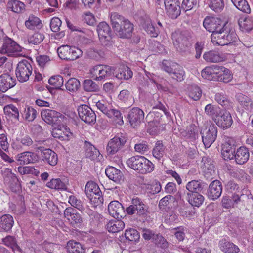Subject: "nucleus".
<instances>
[{"instance_id":"obj_1","label":"nucleus","mask_w":253,"mask_h":253,"mask_svg":"<svg viewBox=\"0 0 253 253\" xmlns=\"http://www.w3.org/2000/svg\"><path fill=\"white\" fill-rule=\"evenodd\" d=\"M111 24L116 35L121 38L128 39L132 35L133 25L117 13L110 16Z\"/></svg>"},{"instance_id":"obj_2","label":"nucleus","mask_w":253,"mask_h":253,"mask_svg":"<svg viewBox=\"0 0 253 253\" xmlns=\"http://www.w3.org/2000/svg\"><path fill=\"white\" fill-rule=\"evenodd\" d=\"M173 43L177 50L183 54L190 52L191 43L185 31H176L171 35Z\"/></svg>"},{"instance_id":"obj_3","label":"nucleus","mask_w":253,"mask_h":253,"mask_svg":"<svg viewBox=\"0 0 253 253\" xmlns=\"http://www.w3.org/2000/svg\"><path fill=\"white\" fill-rule=\"evenodd\" d=\"M126 211L128 215H136L143 219H146L149 214L148 206L138 198L132 199L131 205L126 208Z\"/></svg>"},{"instance_id":"obj_4","label":"nucleus","mask_w":253,"mask_h":253,"mask_svg":"<svg viewBox=\"0 0 253 253\" xmlns=\"http://www.w3.org/2000/svg\"><path fill=\"white\" fill-rule=\"evenodd\" d=\"M200 133L203 143L206 148L210 147L217 137V128L214 124L205 126L201 129Z\"/></svg>"},{"instance_id":"obj_5","label":"nucleus","mask_w":253,"mask_h":253,"mask_svg":"<svg viewBox=\"0 0 253 253\" xmlns=\"http://www.w3.org/2000/svg\"><path fill=\"white\" fill-rule=\"evenodd\" d=\"M32 72V67L27 60H22L19 62L15 70L18 80L21 83L27 81Z\"/></svg>"},{"instance_id":"obj_6","label":"nucleus","mask_w":253,"mask_h":253,"mask_svg":"<svg viewBox=\"0 0 253 253\" xmlns=\"http://www.w3.org/2000/svg\"><path fill=\"white\" fill-rule=\"evenodd\" d=\"M97 31L101 44L104 46L110 45L112 33L109 25L106 22H100L97 26Z\"/></svg>"},{"instance_id":"obj_7","label":"nucleus","mask_w":253,"mask_h":253,"mask_svg":"<svg viewBox=\"0 0 253 253\" xmlns=\"http://www.w3.org/2000/svg\"><path fill=\"white\" fill-rule=\"evenodd\" d=\"M224 67L213 65L206 67L201 72L202 76L210 81H219Z\"/></svg>"},{"instance_id":"obj_8","label":"nucleus","mask_w":253,"mask_h":253,"mask_svg":"<svg viewBox=\"0 0 253 253\" xmlns=\"http://www.w3.org/2000/svg\"><path fill=\"white\" fill-rule=\"evenodd\" d=\"M79 117L85 123L94 124L96 122V115L92 109L85 104L81 105L78 108Z\"/></svg>"},{"instance_id":"obj_9","label":"nucleus","mask_w":253,"mask_h":253,"mask_svg":"<svg viewBox=\"0 0 253 253\" xmlns=\"http://www.w3.org/2000/svg\"><path fill=\"white\" fill-rule=\"evenodd\" d=\"M126 141V138L122 135L118 134L108 142L106 151L108 154L113 155L116 153L125 145Z\"/></svg>"},{"instance_id":"obj_10","label":"nucleus","mask_w":253,"mask_h":253,"mask_svg":"<svg viewBox=\"0 0 253 253\" xmlns=\"http://www.w3.org/2000/svg\"><path fill=\"white\" fill-rule=\"evenodd\" d=\"M227 23L217 17H206L203 21V26L208 31L212 33L217 30H221Z\"/></svg>"},{"instance_id":"obj_11","label":"nucleus","mask_w":253,"mask_h":253,"mask_svg":"<svg viewBox=\"0 0 253 253\" xmlns=\"http://www.w3.org/2000/svg\"><path fill=\"white\" fill-rule=\"evenodd\" d=\"M144 118V112L138 107L132 108L127 115L128 121L130 125L133 127L139 125L143 121Z\"/></svg>"},{"instance_id":"obj_12","label":"nucleus","mask_w":253,"mask_h":253,"mask_svg":"<svg viewBox=\"0 0 253 253\" xmlns=\"http://www.w3.org/2000/svg\"><path fill=\"white\" fill-rule=\"evenodd\" d=\"M217 125L223 129H227L231 126L233 119L231 114L226 110H221L215 120Z\"/></svg>"},{"instance_id":"obj_13","label":"nucleus","mask_w":253,"mask_h":253,"mask_svg":"<svg viewBox=\"0 0 253 253\" xmlns=\"http://www.w3.org/2000/svg\"><path fill=\"white\" fill-rule=\"evenodd\" d=\"M21 51L20 47L14 41L7 38L4 41L0 50L1 54H6L8 56H13L15 53Z\"/></svg>"},{"instance_id":"obj_14","label":"nucleus","mask_w":253,"mask_h":253,"mask_svg":"<svg viewBox=\"0 0 253 253\" xmlns=\"http://www.w3.org/2000/svg\"><path fill=\"white\" fill-rule=\"evenodd\" d=\"M167 15L172 19H176L180 14V7L178 0H165L164 1Z\"/></svg>"},{"instance_id":"obj_15","label":"nucleus","mask_w":253,"mask_h":253,"mask_svg":"<svg viewBox=\"0 0 253 253\" xmlns=\"http://www.w3.org/2000/svg\"><path fill=\"white\" fill-rule=\"evenodd\" d=\"M16 80L8 73L0 76V91L5 92L16 85Z\"/></svg>"},{"instance_id":"obj_16","label":"nucleus","mask_w":253,"mask_h":253,"mask_svg":"<svg viewBox=\"0 0 253 253\" xmlns=\"http://www.w3.org/2000/svg\"><path fill=\"white\" fill-rule=\"evenodd\" d=\"M222 191V184L220 181L217 180H214L209 186L207 191L208 197L212 200H215L221 196Z\"/></svg>"},{"instance_id":"obj_17","label":"nucleus","mask_w":253,"mask_h":253,"mask_svg":"<svg viewBox=\"0 0 253 253\" xmlns=\"http://www.w3.org/2000/svg\"><path fill=\"white\" fill-rule=\"evenodd\" d=\"M108 211L110 215L115 219L122 217L125 212L122 205L117 201H113L109 203Z\"/></svg>"},{"instance_id":"obj_18","label":"nucleus","mask_w":253,"mask_h":253,"mask_svg":"<svg viewBox=\"0 0 253 253\" xmlns=\"http://www.w3.org/2000/svg\"><path fill=\"white\" fill-rule=\"evenodd\" d=\"M41 151L42 159L51 166H55L57 164L58 157L57 154L50 149H44L39 147Z\"/></svg>"},{"instance_id":"obj_19","label":"nucleus","mask_w":253,"mask_h":253,"mask_svg":"<svg viewBox=\"0 0 253 253\" xmlns=\"http://www.w3.org/2000/svg\"><path fill=\"white\" fill-rule=\"evenodd\" d=\"M42 119L48 124L54 125L57 124L60 113L51 109H45L41 111Z\"/></svg>"},{"instance_id":"obj_20","label":"nucleus","mask_w":253,"mask_h":253,"mask_svg":"<svg viewBox=\"0 0 253 253\" xmlns=\"http://www.w3.org/2000/svg\"><path fill=\"white\" fill-rule=\"evenodd\" d=\"M64 214L65 217L70 221L71 223L74 226L81 224L83 221L81 215L73 208H67L64 210Z\"/></svg>"},{"instance_id":"obj_21","label":"nucleus","mask_w":253,"mask_h":253,"mask_svg":"<svg viewBox=\"0 0 253 253\" xmlns=\"http://www.w3.org/2000/svg\"><path fill=\"white\" fill-rule=\"evenodd\" d=\"M16 160L18 165H24L34 163L36 161V156L32 152L26 151L18 154Z\"/></svg>"},{"instance_id":"obj_22","label":"nucleus","mask_w":253,"mask_h":253,"mask_svg":"<svg viewBox=\"0 0 253 253\" xmlns=\"http://www.w3.org/2000/svg\"><path fill=\"white\" fill-rule=\"evenodd\" d=\"M249 157L248 149L245 147H240L235 152L233 159H235L237 164L243 165L248 161Z\"/></svg>"},{"instance_id":"obj_23","label":"nucleus","mask_w":253,"mask_h":253,"mask_svg":"<svg viewBox=\"0 0 253 253\" xmlns=\"http://www.w3.org/2000/svg\"><path fill=\"white\" fill-rule=\"evenodd\" d=\"M249 193L248 190L245 188L241 189L238 192L234 193L231 197L233 207H237L239 204H243L245 201L248 199Z\"/></svg>"},{"instance_id":"obj_24","label":"nucleus","mask_w":253,"mask_h":253,"mask_svg":"<svg viewBox=\"0 0 253 253\" xmlns=\"http://www.w3.org/2000/svg\"><path fill=\"white\" fill-rule=\"evenodd\" d=\"M106 176L111 180L117 183L123 181V174L118 169L114 167H109L106 169Z\"/></svg>"},{"instance_id":"obj_25","label":"nucleus","mask_w":253,"mask_h":253,"mask_svg":"<svg viewBox=\"0 0 253 253\" xmlns=\"http://www.w3.org/2000/svg\"><path fill=\"white\" fill-rule=\"evenodd\" d=\"M207 184L201 180H193L187 183L186 189L188 191V193L200 192L206 187Z\"/></svg>"},{"instance_id":"obj_26","label":"nucleus","mask_w":253,"mask_h":253,"mask_svg":"<svg viewBox=\"0 0 253 253\" xmlns=\"http://www.w3.org/2000/svg\"><path fill=\"white\" fill-rule=\"evenodd\" d=\"M14 224L13 217L8 214L0 216V229L5 232L9 231Z\"/></svg>"},{"instance_id":"obj_27","label":"nucleus","mask_w":253,"mask_h":253,"mask_svg":"<svg viewBox=\"0 0 253 253\" xmlns=\"http://www.w3.org/2000/svg\"><path fill=\"white\" fill-rule=\"evenodd\" d=\"M236 147L229 142L222 144L221 153L225 160L233 159L235 154Z\"/></svg>"},{"instance_id":"obj_28","label":"nucleus","mask_w":253,"mask_h":253,"mask_svg":"<svg viewBox=\"0 0 253 253\" xmlns=\"http://www.w3.org/2000/svg\"><path fill=\"white\" fill-rule=\"evenodd\" d=\"M84 149L85 156L91 160H94L99 156V151L89 142L85 141Z\"/></svg>"},{"instance_id":"obj_29","label":"nucleus","mask_w":253,"mask_h":253,"mask_svg":"<svg viewBox=\"0 0 253 253\" xmlns=\"http://www.w3.org/2000/svg\"><path fill=\"white\" fill-rule=\"evenodd\" d=\"M69 203L71 205L80 210L82 212L88 213L90 211L88 206L83 203L74 195H71L69 197Z\"/></svg>"},{"instance_id":"obj_30","label":"nucleus","mask_w":253,"mask_h":253,"mask_svg":"<svg viewBox=\"0 0 253 253\" xmlns=\"http://www.w3.org/2000/svg\"><path fill=\"white\" fill-rule=\"evenodd\" d=\"M124 227V222L117 219L109 221L106 225V228L109 232L111 233L119 232L122 230Z\"/></svg>"},{"instance_id":"obj_31","label":"nucleus","mask_w":253,"mask_h":253,"mask_svg":"<svg viewBox=\"0 0 253 253\" xmlns=\"http://www.w3.org/2000/svg\"><path fill=\"white\" fill-rule=\"evenodd\" d=\"M220 248L225 253H238L239 248L233 243L222 239L219 243Z\"/></svg>"},{"instance_id":"obj_32","label":"nucleus","mask_w":253,"mask_h":253,"mask_svg":"<svg viewBox=\"0 0 253 253\" xmlns=\"http://www.w3.org/2000/svg\"><path fill=\"white\" fill-rule=\"evenodd\" d=\"M199 193H187L188 201L192 206L199 207L203 203L204 197Z\"/></svg>"},{"instance_id":"obj_33","label":"nucleus","mask_w":253,"mask_h":253,"mask_svg":"<svg viewBox=\"0 0 253 253\" xmlns=\"http://www.w3.org/2000/svg\"><path fill=\"white\" fill-rule=\"evenodd\" d=\"M225 34H227V38L224 39V45L230 44L236 41L237 36L235 33L234 29L231 26L230 24L227 23L224 28Z\"/></svg>"},{"instance_id":"obj_34","label":"nucleus","mask_w":253,"mask_h":253,"mask_svg":"<svg viewBox=\"0 0 253 253\" xmlns=\"http://www.w3.org/2000/svg\"><path fill=\"white\" fill-rule=\"evenodd\" d=\"M230 170V174L234 178L244 183H248L250 181V176L243 169L238 168Z\"/></svg>"},{"instance_id":"obj_35","label":"nucleus","mask_w":253,"mask_h":253,"mask_svg":"<svg viewBox=\"0 0 253 253\" xmlns=\"http://www.w3.org/2000/svg\"><path fill=\"white\" fill-rule=\"evenodd\" d=\"M144 160V156L136 155L129 158L126 161V164L129 168L138 172V169Z\"/></svg>"},{"instance_id":"obj_36","label":"nucleus","mask_w":253,"mask_h":253,"mask_svg":"<svg viewBox=\"0 0 253 253\" xmlns=\"http://www.w3.org/2000/svg\"><path fill=\"white\" fill-rule=\"evenodd\" d=\"M203 58L207 62L211 63L219 62L223 60V58L219 52L214 50L205 52L203 55Z\"/></svg>"},{"instance_id":"obj_37","label":"nucleus","mask_w":253,"mask_h":253,"mask_svg":"<svg viewBox=\"0 0 253 253\" xmlns=\"http://www.w3.org/2000/svg\"><path fill=\"white\" fill-rule=\"evenodd\" d=\"M144 30L152 37H156L159 33V30L156 29L152 24L150 19L147 18L141 23Z\"/></svg>"},{"instance_id":"obj_38","label":"nucleus","mask_w":253,"mask_h":253,"mask_svg":"<svg viewBox=\"0 0 253 253\" xmlns=\"http://www.w3.org/2000/svg\"><path fill=\"white\" fill-rule=\"evenodd\" d=\"M224 28L219 31L218 30L213 32L211 35V41L214 45L223 46L224 43V39L223 38V34L224 31Z\"/></svg>"},{"instance_id":"obj_39","label":"nucleus","mask_w":253,"mask_h":253,"mask_svg":"<svg viewBox=\"0 0 253 253\" xmlns=\"http://www.w3.org/2000/svg\"><path fill=\"white\" fill-rule=\"evenodd\" d=\"M67 249L69 253H84V249L81 244L74 240L68 242Z\"/></svg>"},{"instance_id":"obj_40","label":"nucleus","mask_w":253,"mask_h":253,"mask_svg":"<svg viewBox=\"0 0 253 253\" xmlns=\"http://www.w3.org/2000/svg\"><path fill=\"white\" fill-rule=\"evenodd\" d=\"M8 9H11L13 12L20 13L25 9V4L18 0H9L7 4Z\"/></svg>"},{"instance_id":"obj_41","label":"nucleus","mask_w":253,"mask_h":253,"mask_svg":"<svg viewBox=\"0 0 253 253\" xmlns=\"http://www.w3.org/2000/svg\"><path fill=\"white\" fill-rule=\"evenodd\" d=\"M25 26L30 30H33L35 27L37 28H42V24L40 19L34 15H30L28 19L25 22Z\"/></svg>"},{"instance_id":"obj_42","label":"nucleus","mask_w":253,"mask_h":253,"mask_svg":"<svg viewBox=\"0 0 253 253\" xmlns=\"http://www.w3.org/2000/svg\"><path fill=\"white\" fill-rule=\"evenodd\" d=\"M185 71L183 68L180 65L177 64H174V68L170 76L171 78L177 81L181 82L183 81L185 77Z\"/></svg>"},{"instance_id":"obj_43","label":"nucleus","mask_w":253,"mask_h":253,"mask_svg":"<svg viewBox=\"0 0 253 253\" xmlns=\"http://www.w3.org/2000/svg\"><path fill=\"white\" fill-rule=\"evenodd\" d=\"M154 169V165L144 157V160L141 163L138 172L141 174H146L152 172Z\"/></svg>"},{"instance_id":"obj_44","label":"nucleus","mask_w":253,"mask_h":253,"mask_svg":"<svg viewBox=\"0 0 253 253\" xmlns=\"http://www.w3.org/2000/svg\"><path fill=\"white\" fill-rule=\"evenodd\" d=\"M238 24L240 29L243 32H249L253 28V21L249 17L240 18Z\"/></svg>"},{"instance_id":"obj_45","label":"nucleus","mask_w":253,"mask_h":253,"mask_svg":"<svg viewBox=\"0 0 253 253\" xmlns=\"http://www.w3.org/2000/svg\"><path fill=\"white\" fill-rule=\"evenodd\" d=\"M165 147L163 144L162 141H158L152 151L153 156L158 160L163 158L165 154Z\"/></svg>"},{"instance_id":"obj_46","label":"nucleus","mask_w":253,"mask_h":253,"mask_svg":"<svg viewBox=\"0 0 253 253\" xmlns=\"http://www.w3.org/2000/svg\"><path fill=\"white\" fill-rule=\"evenodd\" d=\"M107 116L108 118H112L116 123L119 125H122L124 124L123 116L119 110L111 107Z\"/></svg>"},{"instance_id":"obj_47","label":"nucleus","mask_w":253,"mask_h":253,"mask_svg":"<svg viewBox=\"0 0 253 253\" xmlns=\"http://www.w3.org/2000/svg\"><path fill=\"white\" fill-rule=\"evenodd\" d=\"M102 74L100 77H97V81H101L102 80H107L111 78L114 76V69L113 67L103 65L102 66Z\"/></svg>"},{"instance_id":"obj_48","label":"nucleus","mask_w":253,"mask_h":253,"mask_svg":"<svg viewBox=\"0 0 253 253\" xmlns=\"http://www.w3.org/2000/svg\"><path fill=\"white\" fill-rule=\"evenodd\" d=\"M132 72L131 69L127 66H123L119 69L116 77L120 79L127 80L132 77Z\"/></svg>"},{"instance_id":"obj_49","label":"nucleus","mask_w":253,"mask_h":253,"mask_svg":"<svg viewBox=\"0 0 253 253\" xmlns=\"http://www.w3.org/2000/svg\"><path fill=\"white\" fill-rule=\"evenodd\" d=\"M100 191L101 190L98 185L95 182L90 181L86 183L85 192L87 197H89L91 195L96 194L97 192Z\"/></svg>"},{"instance_id":"obj_50","label":"nucleus","mask_w":253,"mask_h":253,"mask_svg":"<svg viewBox=\"0 0 253 253\" xmlns=\"http://www.w3.org/2000/svg\"><path fill=\"white\" fill-rule=\"evenodd\" d=\"M209 6L215 12H221L225 6L224 1V0H210Z\"/></svg>"},{"instance_id":"obj_51","label":"nucleus","mask_w":253,"mask_h":253,"mask_svg":"<svg viewBox=\"0 0 253 253\" xmlns=\"http://www.w3.org/2000/svg\"><path fill=\"white\" fill-rule=\"evenodd\" d=\"M46 186L50 188L56 190H63L67 189V186L59 178L51 179L47 183Z\"/></svg>"},{"instance_id":"obj_52","label":"nucleus","mask_w":253,"mask_h":253,"mask_svg":"<svg viewBox=\"0 0 253 253\" xmlns=\"http://www.w3.org/2000/svg\"><path fill=\"white\" fill-rule=\"evenodd\" d=\"M71 46L66 45H62L57 49V53L59 57L61 59L71 60L70 56Z\"/></svg>"},{"instance_id":"obj_53","label":"nucleus","mask_w":253,"mask_h":253,"mask_svg":"<svg viewBox=\"0 0 253 253\" xmlns=\"http://www.w3.org/2000/svg\"><path fill=\"white\" fill-rule=\"evenodd\" d=\"M220 110H220L218 107L212 105L211 104L207 105L205 107V113L209 116L211 117L214 121L217 117Z\"/></svg>"},{"instance_id":"obj_54","label":"nucleus","mask_w":253,"mask_h":253,"mask_svg":"<svg viewBox=\"0 0 253 253\" xmlns=\"http://www.w3.org/2000/svg\"><path fill=\"white\" fill-rule=\"evenodd\" d=\"M214 98L216 101L225 108L228 109L231 106L232 103L224 94L217 93Z\"/></svg>"},{"instance_id":"obj_55","label":"nucleus","mask_w":253,"mask_h":253,"mask_svg":"<svg viewBox=\"0 0 253 253\" xmlns=\"http://www.w3.org/2000/svg\"><path fill=\"white\" fill-rule=\"evenodd\" d=\"M83 88L87 92H94L99 90L98 85L90 79H86L84 81Z\"/></svg>"},{"instance_id":"obj_56","label":"nucleus","mask_w":253,"mask_h":253,"mask_svg":"<svg viewBox=\"0 0 253 253\" xmlns=\"http://www.w3.org/2000/svg\"><path fill=\"white\" fill-rule=\"evenodd\" d=\"M80 86V81L76 78H70L65 84L67 90L71 92L77 91Z\"/></svg>"},{"instance_id":"obj_57","label":"nucleus","mask_w":253,"mask_h":253,"mask_svg":"<svg viewBox=\"0 0 253 253\" xmlns=\"http://www.w3.org/2000/svg\"><path fill=\"white\" fill-rule=\"evenodd\" d=\"M4 112L5 114L8 115L9 117H12L19 120V113L18 110L13 104H9L4 107Z\"/></svg>"},{"instance_id":"obj_58","label":"nucleus","mask_w":253,"mask_h":253,"mask_svg":"<svg viewBox=\"0 0 253 253\" xmlns=\"http://www.w3.org/2000/svg\"><path fill=\"white\" fill-rule=\"evenodd\" d=\"M49 84L55 89H60L63 85L64 80L60 75L53 76L48 80Z\"/></svg>"},{"instance_id":"obj_59","label":"nucleus","mask_w":253,"mask_h":253,"mask_svg":"<svg viewBox=\"0 0 253 253\" xmlns=\"http://www.w3.org/2000/svg\"><path fill=\"white\" fill-rule=\"evenodd\" d=\"M188 96L193 100H198L202 96V90L197 85H192L188 92Z\"/></svg>"},{"instance_id":"obj_60","label":"nucleus","mask_w":253,"mask_h":253,"mask_svg":"<svg viewBox=\"0 0 253 253\" xmlns=\"http://www.w3.org/2000/svg\"><path fill=\"white\" fill-rule=\"evenodd\" d=\"M37 111L31 107H28L25 109L22 114L23 117L28 121H33L36 117Z\"/></svg>"},{"instance_id":"obj_61","label":"nucleus","mask_w":253,"mask_h":253,"mask_svg":"<svg viewBox=\"0 0 253 253\" xmlns=\"http://www.w3.org/2000/svg\"><path fill=\"white\" fill-rule=\"evenodd\" d=\"M125 237L129 241H136L139 239L140 235L136 229L130 228L125 231Z\"/></svg>"},{"instance_id":"obj_62","label":"nucleus","mask_w":253,"mask_h":253,"mask_svg":"<svg viewBox=\"0 0 253 253\" xmlns=\"http://www.w3.org/2000/svg\"><path fill=\"white\" fill-rule=\"evenodd\" d=\"M236 99L245 109H248L249 106L252 105L251 99L242 93L238 94L236 95Z\"/></svg>"},{"instance_id":"obj_63","label":"nucleus","mask_w":253,"mask_h":253,"mask_svg":"<svg viewBox=\"0 0 253 253\" xmlns=\"http://www.w3.org/2000/svg\"><path fill=\"white\" fill-rule=\"evenodd\" d=\"M44 38V36L43 34L36 32L29 38L28 42L30 43L38 44L41 43L43 40Z\"/></svg>"},{"instance_id":"obj_64","label":"nucleus","mask_w":253,"mask_h":253,"mask_svg":"<svg viewBox=\"0 0 253 253\" xmlns=\"http://www.w3.org/2000/svg\"><path fill=\"white\" fill-rule=\"evenodd\" d=\"M96 106L97 108L103 114L107 116L109 110L112 107L110 104L104 100L99 101L96 102Z\"/></svg>"}]
</instances>
